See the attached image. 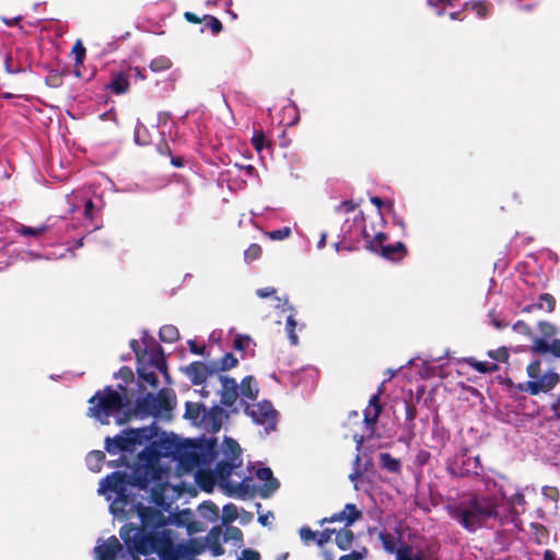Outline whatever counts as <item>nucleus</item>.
Masks as SVG:
<instances>
[{
    "label": "nucleus",
    "mask_w": 560,
    "mask_h": 560,
    "mask_svg": "<svg viewBox=\"0 0 560 560\" xmlns=\"http://www.w3.org/2000/svg\"><path fill=\"white\" fill-rule=\"evenodd\" d=\"M502 503L494 495L471 493L466 499L448 505V514L468 532H476L483 527L489 520L499 521L501 525L508 523L502 517L500 509Z\"/></svg>",
    "instance_id": "obj_1"
},
{
    "label": "nucleus",
    "mask_w": 560,
    "mask_h": 560,
    "mask_svg": "<svg viewBox=\"0 0 560 560\" xmlns=\"http://www.w3.org/2000/svg\"><path fill=\"white\" fill-rule=\"evenodd\" d=\"M86 417L98 421L101 424L110 423V418L117 419L122 417L130 407L129 398L122 393L107 385L103 389H98L88 400Z\"/></svg>",
    "instance_id": "obj_2"
},
{
    "label": "nucleus",
    "mask_w": 560,
    "mask_h": 560,
    "mask_svg": "<svg viewBox=\"0 0 560 560\" xmlns=\"http://www.w3.org/2000/svg\"><path fill=\"white\" fill-rule=\"evenodd\" d=\"M129 548L143 556L158 553L161 560H178L171 532L167 529L138 530Z\"/></svg>",
    "instance_id": "obj_3"
},
{
    "label": "nucleus",
    "mask_w": 560,
    "mask_h": 560,
    "mask_svg": "<svg viewBox=\"0 0 560 560\" xmlns=\"http://www.w3.org/2000/svg\"><path fill=\"white\" fill-rule=\"evenodd\" d=\"M175 405V395L171 394L166 389L159 390L156 395L148 393L136 400L133 408L128 409L122 417L117 419V424L122 425L129 422L137 415L142 417H160L168 415L172 412Z\"/></svg>",
    "instance_id": "obj_4"
},
{
    "label": "nucleus",
    "mask_w": 560,
    "mask_h": 560,
    "mask_svg": "<svg viewBox=\"0 0 560 560\" xmlns=\"http://www.w3.org/2000/svg\"><path fill=\"white\" fill-rule=\"evenodd\" d=\"M151 436L149 428L128 429L114 438L107 436L105 439V450L113 455L118 452H133L137 445H142Z\"/></svg>",
    "instance_id": "obj_5"
},
{
    "label": "nucleus",
    "mask_w": 560,
    "mask_h": 560,
    "mask_svg": "<svg viewBox=\"0 0 560 560\" xmlns=\"http://www.w3.org/2000/svg\"><path fill=\"white\" fill-rule=\"evenodd\" d=\"M127 485H128V475L124 471H113L107 475L104 479H102L100 483V492H114L116 493V500L110 505V510L113 513L116 512V506L121 505L119 509L122 511L125 506L128 504V494H127Z\"/></svg>",
    "instance_id": "obj_6"
},
{
    "label": "nucleus",
    "mask_w": 560,
    "mask_h": 560,
    "mask_svg": "<svg viewBox=\"0 0 560 560\" xmlns=\"http://www.w3.org/2000/svg\"><path fill=\"white\" fill-rule=\"evenodd\" d=\"M540 338H535L530 346V351L538 354H552L560 358V339L555 338L558 328L550 322L541 320L538 323Z\"/></svg>",
    "instance_id": "obj_7"
},
{
    "label": "nucleus",
    "mask_w": 560,
    "mask_h": 560,
    "mask_svg": "<svg viewBox=\"0 0 560 560\" xmlns=\"http://www.w3.org/2000/svg\"><path fill=\"white\" fill-rule=\"evenodd\" d=\"M378 538L387 553L395 555V560H425L422 551H415L413 547L387 532H381Z\"/></svg>",
    "instance_id": "obj_8"
},
{
    "label": "nucleus",
    "mask_w": 560,
    "mask_h": 560,
    "mask_svg": "<svg viewBox=\"0 0 560 560\" xmlns=\"http://www.w3.org/2000/svg\"><path fill=\"white\" fill-rule=\"evenodd\" d=\"M387 240L388 236L385 233L380 232L373 238L369 240L366 249L392 261L401 260L407 255L406 245L401 242L385 245L384 242Z\"/></svg>",
    "instance_id": "obj_9"
},
{
    "label": "nucleus",
    "mask_w": 560,
    "mask_h": 560,
    "mask_svg": "<svg viewBox=\"0 0 560 560\" xmlns=\"http://www.w3.org/2000/svg\"><path fill=\"white\" fill-rule=\"evenodd\" d=\"M245 412L257 424L264 425L267 433L276 430L278 411L270 401L264 400L257 404L247 405Z\"/></svg>",
    "instance_id": "obj_10"
},
{
    "label": "nucleus",
    "mask_w": 560,
    "mask_h": 560,
    "mask_svg": "<svg viewBox=\"0 0 560 560\" xmlns=\"http://www.w3.org/2000/svg\"><path fill=\"white\" fill-rule=\"evenodd\" d=\"M560 381V376L555 371L550 370L544 374H539L535 381H526L520 383L517 388L521 392H526L530 395H538L539 393H547L551 390Z\"/></svg>",
    "instance_id": "obj_11"
},
{
    "label": "nucleus",
    "mask_w": 560,
    "mask_h": 560,
    "mask_svg": "<svg viewBox=\"0 0 560 560\" xmlns=\"http://www.w3.org/2000/svg\"><path fill=\"white\" fill-rule=\"evenodd\" d=\"M446 471L454 478L475 476L476 470L472 469L470 464L469 451L465 448L456 454L452 459H448L446 464Z\"/></svg>",
    "instance_id": "obj_12"
},
{
    "label": "nucleus",
    "mask_w": 560,
    "mask_h": 560,
    "mask_svg": "<svg viewBox=\"0 0 560 560\" xmlns=\"http://www.w3.org/2000/svg\"><path fill=\"white\" fill-rule=\"evenodd\" d=\"M194 385L203 384L209 377L217 375L212 362L194 361L180 369Z\"/></svg>",
    "instance_id": "obj_13"
},
{
    "label": "nucleus",
    "mask_w": 560,
    "mask_h": 560,
    "mask_svg": "<svg viewBox=\"0 0 560 560\" xmlns=\"http://www.w3.org/2000/svg\"><path fill=\"white\" fill-rule=\"evenodd\" d=\"M381 395L382 388L380 387L377 393L373 394L369 400V405L364 410L363 421L365 423L366 430L370 432L369 438H371L375 432V425L378 421L380 415L383 410V406L381 404Z\"/></svg>",
    "instance_id": "obj_14"
},
{
    "label": "nucleus",
    "mask_w": 560,
    "mask_h": 560,
    "mask_svg": "<svg viewBox=\"0 0 560 560\" xmlns=\"http://www.w3.org/2000/svg\"><path fill=\"white\" fill-rule=\"evenodd\" d=\"M144 349H148L145 360H148L150 368L160 371L168 378L167 364L162 347L155 340H151Z\"/></svg>",
    "instance_id": "obj_15"
},
{
    "label": "nucleus",
    "mask_w": 560,
    "mask_h": 560,
    "mask_svg": "<svg viewBox=\"0 0 560 560\" xmlns=\"http://www.w3.org/2000/svg\"><path fill=\"white\" fill-rule=\"evenodd\" d=\"M361 517L362 512L358 510L357 505L353 503H347L342 511L323 518L319 523L323 525L325 523L343 522L346 527H349Z\"/></svg>",
    "instance_id": "obj_16"
},
{
    "label": "nucleus",
    "mask_w": 560,
    "mask_h": 560,
    "mask_svg": "<svg viewBox=\"0 0 560 560\" xmlns=\"http://www.w3.org/2000/svg\"><path fill=\"white\" fill-rule=\"evenodd\" d=\"M218 380L221 382V404L231 407L234 405L238 397V384L235 378L218 375Z\"/></svg>",
    "instance_id": "obj_17"
},
{
    "label": "nucleus",
    "mask_w": 560,
    "mask_h": 560,
    "mask_svg": "<svg viewBox=\"0 0 560 560\" xmlns=\"http://www.w3.org/2000/svg\"><path fill=\"white\" fill-rule=\"evenodd\" d=\"M194 445L192 441L180 452L179 463L186 470H192L205 465V459Z\"/></svg>",
    "instance_id": "obj_18"
},
{
    "label": "nucleus",
    "mask_w": 560,
    "mask_h": 560,
    "mask_svg": "<svg viewBox=\"0 0 560 560\" xmlns=\"http://www.w3.org/2000/svg\"><path fill=\"white\" fill-rule=\"evenodd\" d=\"M256 476L258 479L266 481L259 489V495L262 499L269 498L280 487L278 479L273 477L272 470L269 467L257 469Z\"/></svg>",
    "instance_id": "obj_19"
},
{
    "label": "nucleus",
    "mask_w": 560,
    "mask_h": 560,
    "mask_svg": "<svg viewBox=\"0 0 560 560\" xmlns=\"http://www.w3.org/2000/svg\"><path fill=\"white\" fill-rule=\"evenodd\" d=\"M506 504L509 506V515H505L504 517H508V523L510 521L515 523L520 518V515L525 512L526 500L523 492L516 491L514 494L509 497L506 499Z\"/></svg>",
    "instance_id": "obj_20"
},
{
    "label": "nucleus",
    "mask_w": 560,
    "mask_h": 560,
    "mask_svg": "<svg viewBox=\"0 0 560 560\" xmlns=\"http://www.w3.org/2000/svg\"><path fill=\"white\" fill-rule=\"evenodd\" d=\"M120 550L121 544L115 536L109 537L106 542L95 548L98 560H115Z\"/></svg>",
    "instance_id": "obj_21"
},
{
    "label": "nucleus",
    "mask_w": 560,
    "mask_h": 560,
    "mask_svg": "<svg viewBox=\"0 0 560 560\" xmlns=\"http://www.w3.org/2000/svg\"><path fill=\"white\" fill-rule=\"evenodd\" d=\"M556 308V299L550 293H541L537 302L527 304L523 307V313H533L536 310L545 311L547 313L553 312Z\"/></svg>",
    "instance_id": "obj_22"
},
{
    "label": "nucleus",
    "mask_w": 560,
    "mask_h": 560,
    "mask_svg": "<svg viewBox=\"0 0 560 560\" xmlns=\"http://www.w3.org/2000/svg\"><path fill=\"white\" fill-rule=\"evenodd\" d=\"M194 445L198 450L205 459V465L211 464L217 457V441L214 439L192 441Z\"/></svg>",
    "instance_id": "obj_23"
},
{
    "label": "nucleus",
    "mask_w": 560,
    "mask_h": 560,
    "mask_svg": "<svg viewBox=\"0 0 560 560\" xmlns=\"http://www.w3.org/2000/svg\"><path fill=\"white\" fill-rule=\"evenodd\" d=\"M130 84L127 77L122 72H117L112 75L110 82L106 85V89L113 93L120 95L129 91Z\"/></svg>",
    "instance_id": "obj_24"
},
{
    "label": "nucleus",
    "mask_w": 560,
    "mask_h": 560,
    "mask_svg": "<svg viewBox=\"0 0 560 560\" xmlns=\"http://www.w3.org/2000/svg\"><path fill=\"white\" fill-rule=\"evenodd\" d=\"M240 392L243 397L255 400L258 397V384L254 376H245L240 384Z\"/></svg>",
    "instance_id": "obj_25"
},
{
    "label": "nucleus",
    "mask_w": 560,
    "mask_h": 560,
    "mask_svg": "<svg viewBox=\"0 0 560 560\" xmlns=\"http://www.w3.org/2000/svg\"><path fill=\"white\" fill-rule=\"evenodd\" d=\"M150 483L148 470L138 467L128 476V485L138 487L140 490H147Z\"/></svg>",
    "instance_id": "obj_26"
},
{
    "label": "nucleus",
    "mask_w": 560,
    "mask_h": 560,
    "mask_svg": "<svg viewBox=\"0 0 560 560\" xmlns=\"http://www.w3.org/2000/svg\"><path fill=\"white\" fill-rule=\"evenodd\" d=\"M241 465H242V460H238V463H234V462L224 459L217 464L214 474H215L217 478L220 479L221 481H226L231 477L234 469Z\"/></svg>",
    "instance_id": "obj_27"
},
{
    "label": "nucleus",
    "mask_w": 560,
    "mask_h": 560,
    "mask_svg": "<svg viewBox=\"0 0 560 560\" xmlns=\"http://www.w3.org/2000/svg\"><path fill=\"white\" fill-rule=\"evenodd\" d=\"M217 376L221 372L229 371L238 364V359L233 353H225L221 359L211 361Z\"/></svg>",
    "instance_id": "obj_28"
},
{
    "label": "nucleus",
    "mask_w": 560,
    "mask_h": 560,
    "mask_svg": "<svg viewBox=\"0 0 560 560\" xmlns=\"http://www.w3.org/2000/svg\"><path fill=\"white\" fill-rule=\"evenodd\" d=\"M221 535L222 529L219 526L211 528L208 533L207 539L213 556H221L224 553V549L220 542Z\"/></svg>",
    "instance_id": "obj_29"
},
{
    "label": "nucleus",
    "mask_w": 560,
    "mask_h": 560,
    "mask_svg": "<svg viewBox=\"0 0 560 560\" xmlns=\"http://www.w3.org/2000/svg\"><path fill=\"white\" fill-rule=\"evenodd\" d=\"M137 373L140 380L145 382L148 385H150L152 388H156L159 385V378L154 370H151L150 365L147 366L142 363H140L137 366Z\"/></svg>",
    "instance_id": "obj_30"
},
{
    "label": "nucleus",
    "mask_w": 560,
    "mask_h": 560,
    "mask_svg": "<svg viewBox=\"0 0 560 560\" xmlns=\"http://www.w3.org/2000/svg\"><path fill=\"white\" fill-rule=\"evenodd\" d=\"M224 445H225V447H224L225 459L234 462V463H238V460H242L241 459L242 450H241L240 444L235 440H233L232 438H226L224 440Z\"/></svg>",
    "instance_id": "obj_31"
},
{
    "label": "nucleus",
    "mask_w": 560,
    "mask_h": 560,
    "mask_svg": "<svg viewBox=\"0 0 560 560\" xmlns=\"http://www.w3.org/2000/svg\"><path fill=\"white\" fill-rule=\"evenodd\" d=\"M336 545L341 550H348L354 540V534L348 527L336 530Z\"/></svg>",
    "instance_id": "obj_32"
},
{
    "label": "nucleus",
    "mask_w": 560,
    "mask_h": 560,
    "mask_svg": "<svg viewBox=\"0 0 560 560\" xmlns=\"http://www.w3.org/2000/svg\"><path fill=\"white\" fill-rule=\"evenodd\" d=\"M380 465L383 469L394 474H399L401 469L400 460L393 457L389 453L380 454Z\"/></svg>",
    "instance_id": "obj_33"
},
{
    "label": "nucleus",
    "mask_w": 560,
    "mask_h": 560,
    "mask_svg": "<svg viewBox=\"0 0 560 560\" xmlns=\"http://www.w3.org/2000/svg\"><path fill=\"white\" fill-rule=\"evenodd\" d=\"M465 361L469 366H471L479 373H493L499 370V365L497 363L478 361L476 358L472 357L466 359Z\"/></svg>",
    "instance_id": "obj_34"
},
{
    "label": "nucleus",
    "mask_w": 560,
    "mask_h": 560,
    "mask_svg": "<svg viewBox=\"0 0 560 560\" xmlns=\"http://www.w3.org/2000/svg\"><path fill=\"white\" fill-rule=\"evenodd\" d=\"M202 550H203V546L198 544L195 540H191L187 545L180 544L178 546H175V552L178 553V559L182 557H186V556L199 555V553H201Z\"/></svg>",
    "instance_id": "obj_35"
},
{
    "label": "nucleus",
    "mask_w": 560,
    "mask_h": 560,
    "mask_svg": "<svg viewBox=\"0 0 560 560\" xmlns=\"http://www.w3.org/2000/svg\"><path fill=\"white\" fill-rule=\"evenodd\" d=\"M72 52L74 54L75 65H74V75L78 78H84L81 73L80 66L82 65L86 49L80 40H77L72 47Z\"/></svg>",
    "instance_id": "obj_36"
},
{
    "label": "nucleus",
    "mask_w": 560,
    "mask_h": 560,
    "mask_svg": "<svg viewBox=\"0 0 560 560\" xmlns=\"http://www.w3.org/2000/svg\"><path fill=\"white\" fill-rule=\"evenodd\" d=\"M159 337L163 342L173 343L179 339V331L174 325H164L160 328Z\"/></svg>",
    "instance_id": "obj_37"
},
{
    "label": "nucleus",
    "mask_w": 560,
    "mask_h": 560,
    "mask_svg": "<svg viewBox=\"0 0 560 560\" xmlns=\"http://www.w3.org/2000/svg\"><path fill=\"white\" fill-rule=\"evenodd\" d=\"M250 143L254 147V149L260 153L264 148H270L271 141H268L266 139L265 132L262 129H258L254 131V135L250 139Z\"/></svg>",
    "instance_id": "obj_38"
},
{
    "label": "nucleus",
    "mask_w": 560,
    "mask_h": 560,
    "mask_svg": "<svg viewBox=\"0 0 560 560\" xmlns=\"http://www.w3.org/2000/svg\"><path fill=\"white\" fill-rule=\"evenodd\" d=\"M47 231H48V226L45 225V224H42V225L36 226V228H31V226H26V225H20L16 229V232L20 235H22V236H32V237H35V238L40 237Z\"/></svg>",
    "instance_id": "obj_39"
},
{
    "label": "nucleus",
    "mask_w": 560,
    "mask_h": 560,
    "mask_svg": "<svg viewBox=\"0 0 560 560\" xmlns=\"http://www.w3.org/2000/svg\"><path fill=\"white\" fill-rule=\"evenodd\" d=\"M405 411H406V428L409 432V439L413 436V428H415V419L417 417V409L412 404L405 402Z\"/></svg>",
    "instance_id": "obj_40"
},
{
    "label": "nucleus",
    "mask_w": 560,
    "mask_h": 560,
    "mask_svg": "<svg viewBox=\"0 0 560 560\" xmlns=\"http://www.w3.org/2000/svg\"><path fill=\"white\" fill-rule=\"evenodd\" d=\"M491 10L492 4L488 1H475L471 4V11L475 12L479 19L488 18Z\"/></svg>",
    "instance_id": "obj_41"
},
{
    "label": "nucleus",
    "mask_w": 560,
    "mask_h": 560,
    "mask_svg": "<svg viewBox=\"0 0 560 560\" xmlns=\"http://www.w3.org/2000/svg\"><path fill=\"white\" fill-rule=\"evenodd\" d=\"M139 516L142 521V524L144 526L149 525L151 521H153L155 517L160 516L161 513L158 510L145 508L142 504L138 505Z\"/></svg>",
    "instance_id": "obj_42"
},
{
    "label": "nucleus",
    "mask_w": 560,
    "mask_h": 560,
    "mask_svg": "<svg viewBox=\"0 0 560 560\" xmlns=\"http://www.w3.org/2000/svg\"><path fill=\"white\" fill-rule=\"evenodd\" d=\"M149 67L153 72H162L172 67V61L165 56H160L151 60Z\"/></svg>",
    "instance_id": "obj_43"
},
{
    "label": "nucleus",
    "mask_w": 560,
    "mask_h": 560,
    "mask_svg": "<svg viewBox=\"0 0 560 560\" xmlns=\"http://www.w3.org/2000/svg\"><path fill=\"white\" fill-rule=\"evenodd\" d=\"M215 477V474L212 471H200L197 475V481L203 490H209L212 488Z\"/></svg>",
    "instance_id": "obj_44"
},
{
    "label": "nucleus",
    "mask_w": 560,
    "mask_h": 560,
    "mask_svg": "<svg viewBox=\"0 0 560 560\" xmlns=\"http://www.w3.org/2000/svg\"><path fill=\"white\" fill-rule=\"evenodd\" d=\"M296 320L293 315H289L285 322V331L291 345L296 346L299 343V337L295 334Z\"/></svg>",
    "instance_id": "obj_45"
},
{
    "label": "nucleus",
    "mask_w": 560,
    "mask_h": 560,
    "mask_svg": "<svg viewBox=\"0 0 560 560\" xmlns=\"http://www.w3.org/2000/svg\"><path fill=\"white\" fill-rule=\"evenodd\" d=\"M238 516L237 506L233 503H228L222 509V522L223 524H230L234 522Z\"/></svg>",
    "instance_id": "obj_46"
},
{
    "label": "nucleus",
    "mask_w": 560,
    "mask_h": 560,
    "mask_svg": "<svg viewBox=\"0 0 560 560\" xmlns=\"http://www.w3.org/2000/svg\"><path fill=\"white\" fill-rule=\"evenodd\" d=\"M185 417L191 420H197L201 412L206 411V407L201 404L186 402Z\"/></svg>",
    "instance_id": "obj_47"
},
{
    "label": "nucleus",
    "mask_w": 560,
    "mask_h": 560,
    "mask_svg": "<svg viewBox=\"0 0 560 560\" xmlns=\"http://www.w3.org/2000/svg\"><path fill=\"white\" fill-rule=\"evenodd\" d=\"M203 22L205 26L210 28L213 34H219L223 30L222 22L213 15L206 14L203 16Z\"/></svg>",
    "instance_id": "obj_48"
},
{
    "label": "nucleus",
    "mask_w": 560,
    "mask_h": 560,
    "mask_svg": "<svg viewBox=\"0 0 560 560\" xmlns=\"http://www.w3.org/2000/svg\"><path fill=\"white\" fill-rule=\"evenodd\" d=\"M63 73L58 70L49 71L48 75L45 79V82L50 88H59L62 85Z\"/></svg>",
    "instance_id": "obj_49"
},
{
    "label": "nucleus",
    "mask_w": 560,
    "mask_h": 560,
    "mask_svg": "<svg viewBox=\"0 0 560 560\" xmlns=\"http://www.w3.org/2000/svg\"><path fill=\"white\" fill-rule=\"evenodd\" d=\"M232 540L234 542L243 541V533L236 526H228L224 533V541Z\"/></svg>",
    "instance_id": "obj_50"
},
{
    "label": "nucleus",
    "mask_w": 560,
    "mask_h": 560,
    "mask_svg": "<svg viewBox=\"0 0 560 560\" xmlns=\"http://www.w3.org/2000/svg\"><path fill=\"white\" fill-rule=\"evenodd\" d=\"M487 354L489 358L502 363L508 362L510 357L509 350L505 347H500L495 350H489Z\"/></svg>",
    "instance_id": "obj_51"
},
{
    "label": "nucleus",
    "mask_w": 560,
    "mask_h": 560,
    "mask_svg": "<svg viewBox=\"0 0 560 560\" xmlns=\"http://www.w3.org/2000/svg\"><path fill=\"white\" fill-rule=\"evenodd\" d=\"M4 70L9 74H15V73L23 72V68H22L21 63H15L13 61V58H12L11 54H7L5 55V58H4Z\"/></svg>",
    "instance_id": "obj_52"
},
{
    "label": "nucleus",
    "mask_w": 560,
    "mask_h": 560,
    "mask_svg": "<svg viewBox=\"0 0 560 560\" xmlns=\"http://www.w3.org/2000/svg\"><path fill=\"white\" fill-rule=\"evenodd\" d=\"M130 348L132 349V351L137 358L138 364L145 361L148 349L142 348L138 340L132 339L130 341Z\"/></svg>",
    "instance_id": "obj_53"
},
{
    "label": "nucleus",
    "mask_w": 560,
    "mask_h": 560,
    "mask_svg": "<svg viewBox=\"0 0 560 560\" xmlns=\"http://www.w3.org/2000/svg\"><path fill=\"white\" fill-rule=\"evenodd\" d=\"M261 255V247L260 245L253 243L250 244L247 249L244 252V257L247 262H250L257 258H259Z\"/></svg>",
    "instance_id": "obj_54"
},
{
    "label": "nucleus",
    "mask_w": 560,
    "mask_h": 560,
    "mask_svg": "<svg viewBox=\"0 0 560 560\" xmlns=\"http://www.w3.org/2000/svg\"><path fill=\"white\" fill-rule=\"evenodd\" d=\"M542 495L545 499L551 501L552 503H557L560 498V493L557 487L545 486L541 489Z\"/></svg>",
    "instance_id": "obj_55"
},
{
    "label": "nucleus",
    "mask_w": 560,
    "mask_h": 560,
    "mask_svg": "<svg viewBox=\"0 0 560 560\" xmlns=\"http://www.w3.org/2000/svg\"><path fill=\"white\" fill-rule=\"evenodd\" d=\"M291 232L292 231L289 226H284L279 230L270 231L267 234H268L269 238H271L273 241H282V240L288 238L291 235Z\"/></svg>",
    "instance_id": "obj_56"
},
{
    "label": "nucleus",
    "mask_w": 560,
    "mask_h": 560,
    "mask_svg": "<svg viewBox=\"0 0 560 560\" xmlns=\"http://www.w3.org/2000/svg\"><path fill=\"white\" fill-rule=\"evenodd\" d=\"M540 365L541 363L539 360L532 361L527 365L526 372L528 377L530 378L529 381H535L537 377H539V374H541Z\"/></svg>",
    "instance_id": "obj_57"
},
{
    "label": "nucleus",
    "mask_w": 560,
    "mask_h": 560,
    "mask_svg": "<svg viewBox=\"0 0 560 560\" xmlns=\"http://www.w3.org/2000/svg\"><path fill=\"white\" fill-rule=\"evenodd\" d=\"M336 533L335 528H325L316 536V542L319 547H323L330 541L331 536Z\"/></svg>",
    "instance_id": "obj_58"
},
{
    "label": "nucleus",
    "mask_w": 560,
    "mask_h": 560,
    "mask_svg": "<svg viewBox=\"0 0 560 560\" xmlns=\"http://www.w3.org/2000/svg\"><path fill=\"white\" fill-rule=\"evenodd\" d=\"M250 341L252 339L249 336L238 335L234 339L233 348L235 350L243 351L249 346Z\"/></svg>",
    "instance_id": "obj_59"
},
{
    "label": "nucleus",
    "mask_w": 560,
    "mask_h": 560,
    "mask_svg": "<svg viewBox=\"0 0 560 560\" xmlns=\"http://www.w3.org/2000/svg\"><path fill=\"white\" fill-rule=\"evenodd\" d=\"M513 330H515L516 332H520L522 335H525V336H532V328L524 320H517L513 325Z\"/></svg>",
    "instance_id": "obj_60"
},
{
    "label": "nucleus",
    "mask_w": 560,
    "mask_h": 560,
    "mask_svg": "<svg viewBox=\"0 0 560 560\" xmlns=\"http://www.w3.org/2000/svg\"><path fill=\"white\" fill-rule=\"evenodd\" d=\"M358 207V203H355L353 200H345L339 206L336 207V211H343L346 213L352 212Z\"/></svg>",
    "instance_id": "obj_61"
},
{
    "label": "nucleus",
    "mask_w": 560,
    "mask_h": 560,
    "mask_svg": "<svg viewBox=\"0 0 560 560\" xmlns=\"http://www.w3.org/2000/svg\"><path fill=\"white\" fill-rule=\"evenodd\" d=\"M317 533L313 532L310 527H302L300 529V537L304 541L316 539Z\"/></svg>",
    "instance_id": "obj_62"
},
{
    "label": "nucleus",
    "mask_w": 560,
    "mask_h": 560,
    "mask_svg": "<svg viewBox=\"0 0 560 560\" xmlns=\"http://www.w3.org/2000/svg\"><path fill=\"white\" fill-rule=\"evenodd\" d=\"M240 560H260V555L254 549H244Z\"/></svg>",
    "instance_id": "obj_63"
},
{
    "label": "nucleus",
    "mask_w": 560,
    "mask_h": 560,
    "mask_svg": "<svg viewBox=\"0 0 560 560\" xmlns=\"http://www.w3.org/2000/svg\"><path fill=\"white\" fill-rule=\"evenodd\" d=\"M364 555L360 551H351L348 555L341 556L339 560H362Z\"/></svg>",
    "instance_id": "obj_64"
}]
</instances>
